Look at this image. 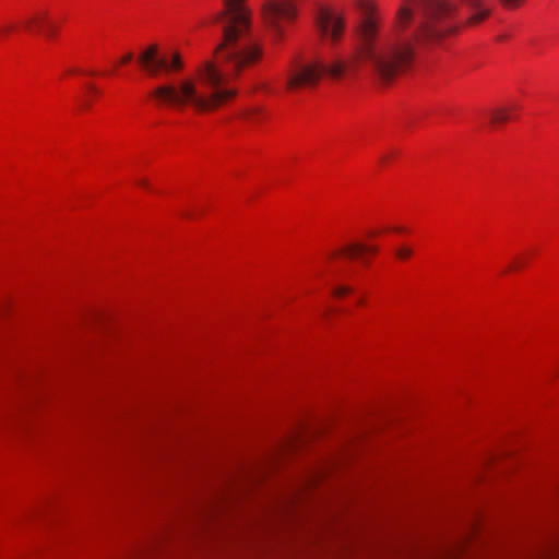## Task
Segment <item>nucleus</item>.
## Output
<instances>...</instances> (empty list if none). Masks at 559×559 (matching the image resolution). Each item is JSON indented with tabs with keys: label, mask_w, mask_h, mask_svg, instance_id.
I'll list each match as a JSON object with an SVG mask.
<instances>
[{
	"label": "nucleus",
	"mask_w": 559,
	"mask_h": 559,
	"mask_svg": "<svg viewBox=\"0 0 559 559\" xmlns=\"http://www.w3.org/2000/svg\"><path fill=\"white\" fill-rule=\"evenodd\" d=\"M356 47L348 60L326 66L321 61L296 62L287 72L286 90L314 86L324 74L340 78L366 68L382 83L392 82L413 63L416 45H436L462 25L487 19L486 0H401L393 23L383 28L373 0H355Z\"/></svg>",
	"instance_id": "f257e3e1"
},
{
	"label": "nucleus",
	"mask_w": 559,
	"mask_h": 559,
	"mask_svg": "<svg viewBox=\"0 0 559 559\" xmlns=\"http://www.w3.org/2000/svg\"><path fill=\"white\" fill-rule=\"evenodd\" d=\"M246 1L224 0L223 11L214 16L223 31L215 60L203 61L191 75L156 86L152 97L158 105L207 112L236 95L231 81L262 57L261 46L251 36V10ZM297 1H262L260 15L276 39L283 37L284 25L297 17Z\"/></svg>",
	"instance_id": "f03ea898"
},
{
	"label": "nucleus",
	"mask_w": 559,
	"mask_h": 559,
	"mask_svg": "<svg viewBox=\"0 0 559 559\" xmlns=\"http://www.w3.org/2000/svg\"><path fill=\"white\" fill-rule=\"evenodd\" d=\"M138 62L151 76H157L162 72H178L183 68L179 52L174 51L170 55L160 56L156 45L144 49L139 55Z\"/></svg>",
	"instance_id": "7ed1b4c3"
},
{
	"label": "nucleus",
	"mask_w": 559,
	"mask_h": 559,
	"mask_svg": "<svg viewBox=\"0 0 559 559\" xmlns=\"http://www.w3.org/2000/svg\"><path fill=\"white\" fill-rule=\"evenodd\" d=\"M314 26L321 38L336 43L341 39L344 28V17L333 10L318 5L314 11Z\"/></svg>",
	"instance_id": "20e7f679"
},
{
	"label": "nucleus",
	"mask_w": 559,
	"mask_h": 559,
	"mask_svg": "<svg viewBox=\"0 0 559 559\" xmlns=\"http://www.w3.org/2000/svg\"><path fill=\"white\" fill-rule=\"evenodd\" d=\"M46 25H47V15L45 13L34 14L23 22L24 29L29 33H36L37 31L41 29Z\"/></svg>",
	"instance_id": "39448f33"
},
{
	"label": "nucleus",
	"mask_w": 559,
	"mask_h": 559,
	"mask_svg": "<svg viewBox=\"0 0 559 559\" xmlns=\"http://www.w3.org/2000/svg\"><path fill=\"white\" fill-rule=\"evenodd\" d=\"M376 252L377 248L374 247H367L362 243H354L345 247L341 250L342 253L347 254L348 257H355L356 254L362 253V252Z\"/></svg>",
	"instance_id": "423d86ee"
},
{
	"label": "nucleus",
	"mask_w": 559,
	"mask_h": 559,
	"mask_svg": "<svg viewBox=\"0 0 559 559\" xmlns=\"http://www.w3.org/2000/svg\"><path fill=\"white\" fill-rule=\"evenodd\" d=\"M516 106H511L509 108H498L491 112V122L492 123H502L510 119V112L515 110Z\"/></svg>",
	"instance_id": "0eeeda50"
},
{
	"label": "nucleus",
	"mask_w": 559,
	"mask_h": 559,
	"mask_svg": "<svg viewBox=\"0 0 559 559\" xmlns=\"http://www.w3.org/2000/svg\"><path fill=\"white\" fill-rule=\"evenodd\" d=\"M413 254V249L408 246H401L395 249V255L400 260H406Z\"/></svg>",
	"instance_id": "6e6552de"
},
{
	"label": "nucleus",
	"mask_w": 559,
	"mask_h": 559,
	"mask_svg": "<svg viewBox=\"0 0 559 559\" xmlns=\"http://www.w3.org/2000/svg\"><path fill=\"white\" fill-rule=\"evenodd\" d=\"M500 1L504 7H507L509 9H514L524 2V0H500Z\"/></svg>",
	"instance_id": "1a4fd4ad"
},
{
	"label": "nucleus",
	"mask_w": 559,
	"mask_h": 559,
	"mask_svg": "<svg viewBox=\"0 0 559 559\" xmlns=\"http://www.w3.org/2000/svg\"><path fill=\"white\" fill-rule=\"evenodd\" d=\"M259 115V109L254 108V109H250L248 110L246 114H245V118L248 120V122H254V118L255 116Z\"/></svg>",
	"instance_id": "9d476101"
},
{
	"label": "nucleus",
	"mask_w": 559,
	"mask_h": 559,
	"mask_svg": "<svg viewBox=\"0 0 559 559\" xmlns=\"http://www.w3.org/2000/svg\"><path fill=\"white\" fill-rule=\"evenodd\" d=\"M14 26L11 24H7L0 27V35L7 36L13 31Z\"/></svg>",
	"instance_id": "9b49d317"
},
{
	"label": "nucleus",
	"mask_w": 559,
	"mask_h": 559,
	"mask_svg": "<svg viewBox=\"0 0 559 559\" xmlns=\"http://www.w3.org/2000/svg\"><path fill=\"white\" fill-rule=\"evenodd\" d=\"M348 292H350L349 287L341 286V287L335 288L333 293L335 296H343V295L347 294Z\"/></svg>",
	"instance_id": "f8f14e48"
},
{
	"label": "nucleus",
	"mask_w": 559,
	"mask_h": 559,
	"mask_svg": "<svg viewBox=\"0 0 559 559\" xmlns=\"http://www.w3.org/2000/svg\"><path fill=\"white\" fill-rule=\"evenodd\" d=\"M133 58V55L131 52H128L127 55H124L122 58H121V62L122 63H128L129 61H131Z\"/></svg>",
	"instance_id": "ddd939ff"
},
{
	"label": "nucleus",
	"mask_w": 559,
	"mask_h": 559,
	"mask_svg": "<svg viewBox=\"0 0 559 559\" xmlns=\"http://www.w3.org/2000/svg\"><path fill=\"white\" fill-rule=\"evenodd\" d=\"M140 186L144 187V188H148V182L145 180V179H141L139 180L138 182Z\"/></svg>",
	"instance_id": "4468645a"
},
{
	"label": "nucleus",
	"mask_w": 559,
	"mask_h": 559,
	"mask_svg": "<svg viewBox=\"0 0 559 559\" xmlns=\"http://www.w3.org/2000/svg\"><path fill=\"white\" fill-rule=\"evenodd\" d=\"M47 33H48V35L52 34V27L51 26H48Z\"/></svg>",
	"instance_id": "2eb2a0df"
},
{
	"label": "nucleus",
	"mask_w": 559,
	"mask_h": 559,
	"mask_svg": "<svg viewBox=\"0 0 559 559\" xmlns=\"http://www.w3.org/2000/svg\"><path fill=\"white\" fill-rule=\"evenodd\" d=\"M520 266H522V262H520V261L514 264V267H520Z\"/></svg>",
	"instance_id": "dca6fc26"
},
{
	"label": "nucleus",
	"mask_w": 559,
	"mask_h": 559,
	"mask_svg": "<svg viewBox=\"0 0 559 559\" xmlns=\"http://www.w3.org/2000/svg\"><path fill=\"white\" fill-rule=\"evenodd\" d=\"M385 160H386V156H383V157L381 158V162H383V163H384Z\"/></svg>",
	"instance_id": "f3484780"
}]
</instances>
